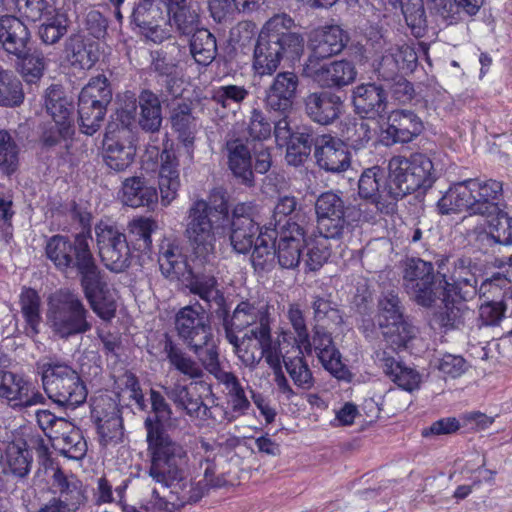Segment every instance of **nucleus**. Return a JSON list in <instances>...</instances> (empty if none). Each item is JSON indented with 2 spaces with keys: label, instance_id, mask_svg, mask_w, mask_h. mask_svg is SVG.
Listing matches in <instances>:
<instances>
[{
  "label": "nucleus",
  "instance_id": "f257e3e1",
  "mask_svg": "<svg viewBox=\"0 0 512 512\" xmlns=\"http://www.w3.org/2000/svg\"><path fill=\"white\" fill-rule=\"evenodd\" d=\"M150 402L153 416L145 419L150 466L148 470L152 480L163 487L181 486L184 480L183 466L188 455L184 446L174 441L165 431L163 422L170 420L172 410L165 397L151 389Z\"/></svg>",
  "mask_w": 512,
  "mask_h": 512
},
{
  "label": "nucleus",
  "instance_id": "f03ea898",
  "mask_svg": "<svg viewBox=\"0 0 512 512\" xmlns=\"http://www.w3.org/2000/svg\"><path fill=\"white\" fill-rule=\"evenodd\" d=\"M294 20L286 14H277L261 28L254 49L253 67L260 75H272L282 60L294 62L304 51L303 37L294 32Z\"/></svg>",
  "mask_w": 512,
  "mask_h": 512
},
{
  "label": "nucleus",
  "instance_id": "7ed1b4c3",
  "mask_svg": "<svg viewBox=\"0 0 512 512\" xmlns=\"http://www.w3.org/2000/svg\"><path fill=\"white\" fill-rule=\"evenodd\" d=\"M228 224L211 214L205 200L198 199L190 205L184 233L195 260L201 264L212 263L216 256L217 241L225 235Z\"/></svg>",
  "mask_w": 512,
  "mask_h": 512
},
{
  "label": "nucleus",
  "instance_id": "20e7f679",
  "mask_svg": "<svg viewBox=\"0 0 512 512\" xmlns=\"http://www.w3.org/2000/svg\"><path fill=\"white\" fill-rule=\"evenodd\" d=\"M43 388L56 404L76 408L86 401V385L73 367L57 357H43L36 362Z\"/></svg>",
  "mask_w": 512,
  "mask_h": 512
},
{
  "label": "nucleus",
  "instance_id": "39448f33",
  "mask_svg": "<svg viewBox=\"0 0 512 512\" xmlns=\"http://www.w3.org/2000/svg\"><path fill=\"white\" fill-rule=\"evenodd\" d=\"M174 325L178 337L194 352L202 365L212 368L219 354L207 310L198 302L186 305L176 313Z\"/></svg>",
  "mask_w": 512,
  "mask_h": 512
},
{
  "label": "nucleus",
  "instance_id": "423d86ee",
  "mask_svg": "<svg viewBox=\"0 0 512 512\" xmlns=\"http://www.w3.org/2000/svg\"><path fill=\"white\" fill-rule=\"evenodd\" d=\"M46 323L61 339L85 334L92 329L88 309L79 294L68 288L58 289L48 297Z\"/></svg>",
  "mask_w": 512,
  "mask_h": 512
},
{
  "label": "nucleus",
  "instance_id": "0eeeda50",
  "mask_svg": "<svg viewBox=\"0 0 512 512\" xmlns=\"http://www.w3.org/2000/svg\"><path fill=\"white\" fill-rule=\"evenodd\" d=\"M390 191L398 201L407 194L432 186L435 176L431 159L423 153L394 156L388 163Z\"/></svg>",
  "mask_w": 512,
  "mask_h": 512
},
{
  "label": "nucleus",
  "instance_id": "6e6552de",
  "mask_svg": "<svg viewBox=\"0 0 512 512\" xmlns=\"http://www.w3.org/2000/svg\"><path fill=\"white\" fill-rule=\"evenodd\" d=\"M271 309L273 306L264 298L249 297L241 300L232 314L223 319L225 334L251 328L249 335L263 337L271 329Z\"/></svg>",
  "mask_w": 512,
  "mask_h": 512
},
{
  "label": "nucleus",
  "instance_id": "1a4fd4ad",
  "mask_svg": "<svg viewBox=\"0 0 512 512\" xmlns=\"http://www.w3.org/2000/svg\"><path fill=\"white\" fill-rule=\"evenodd\" d=\"M378 325L393 350L405 348L414 337V327L403 317V308L394 291L384 293L378 303Z\"/></svg>",
  "mask_w": 512,
  "mask_h": 512
},
{
  "label": "nucleus",
  "instance_id": "9d476101",
  "mask_svg": "<svg viewBox=\"0 0 512 512\" xmlns=\"http://www.w3.org/2000/svg\"><path fill=\"white\" fill-rule=\"evenodd\" d=\"M95 235L100 258L107 269L119 273L129 267L130 248L126 235L116 224L101 220L95 226Z\"/></svg>",
  "mask_w": 512,
  "mask_h": 512
},
{
  "label": "nucleus",
  "instance_id": "9b49d317",
  "mask_svg": "<svg viewBox=\"0 0 512 512\" xmlns=\"http://www.w3.org/2000/svg\"><path fill=\"white\" fill-rule=\"evenodd\" d=\"M169 9L165 0H142L133 10V21L146 39L161 43L173 33Z\"/></svg>",
  "mask_w": 512,
  "mask_h": 512
},
{
  "label": "nucleus",
  "instance_id": "f8f14e48",
  "mask_svg": "<svg viewBox=\"0 0 512 512\" xmlns=\"http://www.w3.org/2000/svg\"><path fill=\"white\" fill-rule=\"evenodd\" d=\"M403 286L418 305L431 307L439 294L432 263L419 258L410 259L404 270Z\"/></svg>",
  "mask_w": 512,
  "mask_h": 512
},
{
  "label": "nucleus",
  "instance_id": "ddd939ff",
  "mask_svg": "<svg viewBox=\"0 0 512 512\" xmlns=\"http://www.w3.org/2000/svg\"><path fill=\"white\" fill-rule=\"evenodd\" d=\"M186 58L185 47L176 42L151 52V69L165 84L167 92L173 96L180 93L179 88L184 74L183 63Z\"/></svg>",
  "mask_w": 512,
  "mask_h": 512
},
{
  "label": "nucleus",
  "instance_id": "4468645a",
  "mask_svg": "<svg viewBox=\"0 0 512 512\" xmlns=\"http://www.w3.org/2000/svg\"><path fill=\"white\" fill-rule=\"evenodd\" d=\"M91 417L96 425L101 445L107 446L122 440L123 424L120 409L111 396L100 394L92 398Z\"/></svg>",
  "mask_w": 512,
  "mask_h": 512
},
{
  "label": "nucleus",
  "instance_id": "2eb2a0df",
  "mask_svg": "<svg viewBox=\"0 0 512 512\" xmlns=\"http://www.w3.org/2000/svg\"><path fill=\"white\" fill-rule=\"evenodd\" d=\"M315 211L319 234L334 240L341 239L348 229L341 197L333 192L322 193L316 200Z\"/></svg>",
  "mask_w": 512,
  "mask_h": 512
},
{
  "label": "nucleus",
  "instance_id": "dca6fc26",
  "mask_svg": "<svg viewBox=\"0 0 512 512\" xmlns=\"http://www.w3.org/2000/svg\"><path fill=\"white\" fill-rule=\"evenodd\" d=\"M0 398L13 409L42 404L45 400L24 376L4 369H0Z\"/></svg>",
  "mask_w": 512,
  "mask_h": 512
},
{
  "label": "nucleus",
  "instance_id": "f3484780",
  "mask_svg": "<svg viewBox=\"0 0 512 512\" xmlns=\"http://www.w3.org/2000/svg\"><path fill=\"white\" fill-rule=\"evenodd\" d=\"M304 72L323 88H342L353 83L357 77L355 65L347 60L320 64L315 59L308 58Z\"/></svg>",
  "mask_w": 512,
  "mask_h": 512
},
{
  "label": "nucleus",
  "instance_id": "a211bd4d",
  "mask_svg": "<svg viewBox=\"0 0 512 512\" xmlns=\"http://www.w3.org/2000/svg\"><path fill=\"white\" fill-rule=\"evenodd\" d=\"M359 195L375 204L377 210L386 214L395 210L396 199L392 198L390 179L386 183L384 170L373 166L363 171L358 182Z\"/></svg>",
  "mask_w": 512,
  "mask_h": 512
},
{
  "label": "nucleus",
  "instance_id": "6ab92c4d",
  "mask_svg": "<svg viewBox=\"0 0 512 512\" xmlns=\"http://www.w3.org/2000/svg\"><path fill=\"white\" fill-rule=\"evenodd\" d=\"M91 239L90 228L76 234L74 241L64 235H53L46 242V256L59 271H68L75 266L78 258V246L80 244L90 246Z\"/></svg>",
  "mask_w": 512,
  "mask_h": 512
},
{
  "label": "nucleus",
  "instance_id": "aec40b11",
  "mask_svg": "<svg viewBox=\"0 0 512 512\" xmlns=\"http://www.w3.org/2000/svg\"><path fill=\"white\" fill-rule=\"evenodd\" d=\"M483 181L467 179L451 185L437 201L436 207L440 214L467 212L470 215V206L482 195Z\"/></svg>",
  "mask_w": 512,
  "mask_h": 512
},
{
  "label": "nucleus",
  "instance_id": "412c9836",
  "mask_svg": "<svg viewBox=\"0 0 512 512\" xmlns=\"http://www.w3.org/2000/svg\"><path fill=\"white\" fill-rule=\"evenodd\" d=\"M254 206L252 203H238L231 217L230 242L238 253L248 252L260 233L259 225L253 219Z\"/></svg>",
  "mask_w": 512,
  "mask_h": 512
},
{
  "label": "nucleus",
  "instance_id": "4be33fe9",
  "mask_svg": "<svg viewBox=\"0 0 512 512\" xmlns=\"http://www.w3.org/2000/svg\"><path fill=\"white\" fill-rule=\"evenodd\" d=\"M277 235H279V240L276 256L279 265L285 269L297 267L301 261L302 249L306 244L304 228L288 219Z\"/></svg>",
  "mask_w": 512,
  "mask_h": 512
},
{
  "label": "nucleus",
  "instance_id": "5701e85b",
  "mask_svg": "<svg viewBox=\"0 0 512 512\" xmlns=\"http://www.w3.org/2000/svg\"><path fill=\"white\" fill-rule=\"evenodd\" d=\"M312 352L315 351L322 366L338 379H346L349 372L342 363L341 354L335 347L327 327L316 324L313 329Z\"/></svg>",
  "mask_w": 512,
  "mask_h": 512
},
{
  "label": "nucleus",
  "instance_id": "b1692460",
  "mask_svg": "<svg viewBox=\"0 0 512 512\" xmlns=\"http://www.w3.org/2000/svg\"><path fill=\"white\" fill-rule=\"evenodd\" d=\"M53 486L59 491V497L51 499L38 512H74L84 501V495L78 480L67 478L60 469L53 475Z\"/></svg>",
  "mask_w": 512,
  "mask_h": 512
},
{
  "label": "nucleus",
  "instance_id": "393cba45",
  "mask_svg": "<svg viewBox=\"0 0 512 512\" xmlns=\"http://www.w3.org/2000/svg\"><path fill=\"white\" fill-rule=\"evenodd\" d=\"M443 288V295L448 298L458 297L459 300L468 301L477 294V279L468 263L458 259L449 275L443 274L439 285Z\"/></svg>",
  "mask_w": 512,
  "mask_h": 512
},
{
  "label": "nucleus",
  "instance_id": "a878e982",
  "mask_svg": "<svg viewBox=\"0 0 512 512\" xmlns=\"http://www.w3.org/2000/svg\"><path fill=\"white\" fill-rule=\"evenodd\" d=\"M298 85L299 78L294 72H279L266 90L265 103L267 107L287 114L293 107Z\"/></svg>",
  "mask_w": 512,
  "mask_h": 512
},
{
  "label": "nucleus",
  "instance_id": "bb28decb",
  "mask_svg": "<svg viewBox=\"0 0 512 512\" xmlns=\"http://www.w3.org/2000/svg\"><path fill=\"white\" fill-rule=\"evenodd\" d=\"M314 155L318 166L327 172H343L350 166L346 146L330 135H322L316 139Z\"/></svg>",
  "mask_w": 512,
  "mask_h": 512
},
{
  "label": "nucleus",
  "instance_id": "cd10ccee",
  "mask_svg": "<svg viewBox=\"0 0 512 512\" xmlns=\"http://www.w3.org/2000/svg\"><path fill=\"white\" fill-rule=\"evenodd\" d=\"M348 41L345 31L338 25H327L314 29L309 35V48L313 58L325 59L342 52Z\"/></svg>",
  "mask_w": 512,
  "mask_h": 512
},
{
  "label": "nucleus",
  "instance_id": "c85d7f7f",
  "mask_svg": "<svg viewBox=\"0 0 512 512\" xmlns=\"http://www.w3.org/2000/svg\"><path fill=\"white\" fill-rule=\"evenodd\" d=\"M387 94L381 85L362 83L352 91L355 112L363 118L381 117L387 109Z\"/></svg>",
  "mask_w": 512,
  "mask_h": 512
},
{
  "label": "nucleus",
  "instance_id": "c756f323",
  "mask_svg": "<svg viewBox=\"0 0 512 512\" xmlns=\"http://www.w3.org/2000/svg\"><path fill=\"white\" fill-rule=\"evenodd\" d=\"M423 123L410 110H395L387 119V127L383 131L387 143H409L421 134Z\"/></svg>",
  "mask_w": 512,
  "mask_h": 512
},
{
  "label": "nucleus",
  "instance_id": "7c9ffc66",
  "mask_svg": "<svg viewBox=\"0 0 512 512\" xmlns=\"http://www.w3.org/2000/svg\"><path fill=\"white\" fill-rule=\"evenodd\" d=\"M106 165L116 171L126 170L134 161L136 146L128 137H119L113 125L109 124L104 139Z\"/></svg>",
  "mask_w": 512,
  "mask_h": 512
},
{
  "label": "nucleus",
  "instance_id": "2f4dec72",
  "mask_svg": "<svg viewBox=\"0 0 512 512\" xmlns=\"http://www.w3.org/2000/svg\"><path fill=\"white\" fill-rule=\"evenodd\" d=\"M304 104L308 117L321 125L334 122L339 117L343 106L340 96L327 91L308 94Z\"/></svg>",
  "mask_w": 512,
  "mask_h": 512
},
{
  "label": "nucleus",
  "instance_id": "473e14b6",
  "mask_svg": "<svg viewBox=\"0 0 512 512\" xmlns=\"http://www.w3.org/2000/svg\"><path fill=\"white\" fill-rule=\"evenodd\" d=\"M0 44L4 50L18 58L26 55L30 32L17 17L4 15L0 17Z\"/></svg>",
  "mask_w": 512,
  "mask_h": 512
},
{
  "label": "nucleus",
  "instance_id": "72a5a7b5",
  "mask_svg": "<svg viewBox=\"0 0 512 512\" xmlns=\"http://www.w3.org/2000/svg\"><path fill=\"white\" fill-rule=\"evenodd\" d=\"M204 367L207 371L213 374L221 384L225 386V389L227 390L230 410L236 415V417L238 418L247 414L251 404L238 377L232 372L223 371L220 368L219 358L214 360L212 368L209 365Z\"/></svg>",
  "mask_w": 512,
  "mask_h": 512
},
{
  "label": "nucleus",
  "instance_id": "f704fd0d",
  "mask_svg": "<svg viewBox=\"0 0 512 512\" xmlns=\"http://www.w3.org/2000/svg\"><path fill=\"white\" fill-rule=\"evenodd\" d=\"M158 263L162 274L167 278L188 279L192 275V269L181 247L171 240L166 239L160 244Z\"/></svg>",
  "mask_w": 512,
  "mask_h": 512
},
{
  "label": "nucleus",
  "instance_id": "c9c22d12",
  "mask_svg": "<svg viewBox=\"0 0 512 512\" xmlns=\"http://www.w3.org/2000/svg\"><path fill=\"white\" fill-rule=\"evenodd\" d=\"M78 248V258L73 268L77 270L80 276L81 286L87 298L98 291H102V288H105L107 284L102 278L90 246L80 244Z\"/></svg>",
  "mask_w": 512,
  "mask_h": 512
},
{
  "label": "nucleus",
  "instance_id": "e433bc0d",
  "mask_svg": "<svg viewBox=\"0 0 512 512\" xmlns=\"http://www.w3.org/2000/svg\"><path fill=\"white\" fill-rule=\"evenodd\" d=\"M197 388V383L182 384L180 381H176L172 385L164 387V392L178 410L192 419H197L204 404Z\"/></svg>",
  "mask_w": 512,
  "mask_h": 512
},
{
  "label": "nucleus",
  "instance_id": "4c0bfd02",
  "mask_svg": "<svg viewBox=\"0 0 512 512\" xmlns=\"http://www.w3.org/2000/svg\"><path fill=\"white\" fill-rule=\"evenodd\" d=\"M377 358L385 374L401 389L412 392L419 388L421 375L415 369L406 366L387 351L378 352Z\"/></svg>",
  "mask_w": 512,
  "mask_h": 512
},
{
  "label": "nucleus",
  "instance_id": "58836bf2",
  "mask_svg": "<svg viewBox=\"0 0 512 512\" xmlns=\"http://www.w3.org/2000/svg\"><path fill=\"white\" fill-rule=\"evenodd\" d=\"M458 297L448 298L444 295V305L436 311L431 320L430 325L433 329H439L447 332L454 329H459L467 317L470 316L471 311L468 307L457 300Z\"/></svg>",
  "mask_w": 512,
  "mask_h": 512
},
{
  "label": "nucleus",
  "instance_id": "ea45409f",
  "mask_svg": "<svg viewBox=\"0 0 512 512\" xmlns=\"http://www.w3.org/2000/svg\"><path fill=\"white\" fill-rule=\"evenodd\" d=\"M225 444L230 447H235L239 444V440L236 437H230L226 439ZM223 445L224 442L219 441H214L212 443L205 440L200 441L197 456L199 457L200 467L202 468L205 465L203 482L207 488H217L224 484L225 480L222 477L215 476V459Z\"/></svg>",
  "mask_w": 512,
  "mask_h": 512
},
{
  "label": "nucleus",
  "instance_id": "a19ab883",
  "mask_svg": "<svg viewBox=\"0 0 512 512\" xmlns=\"http://www.w3.org/2000/svg\"><path fill=\"white\" fill-rule=\"evenodd\" d=\"M416 60L413 49L407 45L390 46L382 56L375 61L374 68L378 76L383 80L393 79L400 69H404L406 63Z\"/></svg>",
  "mask_w": 512,
  "mask_h": 512
},
{
  "label": "nucleus",
  "instance_id": "79ce46f5",
  "mask_svg": "<svg viewBox=\"0 0 512 512\" xmlns=\"http://www.w3.org/2000/svg\"><path fill=\"white\" fill-rule=\"evenodd\" d=\"M228 167L241 183L253 184L252 157L249 148L240 139L230 140L226 144Z\"/></svg>",
  "mask_w": 512,
  "mask_h": 512
},
{
  "label": "nucleus",
  "instance_id": "37998d69",
  "mask_svg": "<svg viewBox=\"0 0 512 512\" xmlns=\"http://www.w3.org/2000/svg\"><path fill=\"white\" fill-rule=\"evenodd\" d=\"M171 125L173 130L178 134V138L183 143L187 154L192 159L194 152V140L198 132V123L192 115L191 108L186 103L178 104L172 109Z\"/></svg>",
  "mask_w": 512,
  "mask_h": 512
},
{
  "label": "nucleus",
  "instance_id": "c03bdc74",
  "mask_svg": "<svg viewBox=\"0 0 512 512\" xmlns=\"http://www.w3.org/2000/svg\"><path fill=\"white\" fill-rule=\"evenodd\" d=\"M45 106L55 125H60V134L72 131L73 105L58 86L47 89Z\"/></svg>",
  "mask_w": 512,
  "mask_h": 512
},
{
  "label": "nucleus",
  "instance_id": "a18cd8bd",
  "mask_svg": "<svg viewBox=\"0 0 512 512\" xmlns=\"http://www.w3.org/2000/svg\"><path fill=\"white\" fill-rule=\"evenodd\" d=\"M179 163L176 156L170 151L161 153V166L159 170V189L164 205H169L177 196L180 187Z\"/></svg>",
  "mask_w": 512,
  "mask_h": 512
},
{
  "label": "nucleus",
  "instance_id": "49530a36",
  "mask_svg": "<svg viewBox=\"0 0 512 512\" xmlns=\"http://www.w3.org/2000/svg\"><path fill=\"white\" fill-rule=\"evenodd\" d=\"M66 51L71 65L80 69H90L99 59L98 44L82 35L71 36Z\"/></svg>",
  "mask_w": 512,
  "mask_h": 512
},
{
  "label": "nucleus",
  "instance_id": "de8ad7c7",
  "mask_svg": "<svg viewBox=\"0 0 512 512\" xmlns=\"http://www.w3.org/2000/svg\"><path fill=\"white\" fill-rule=\"evenodd\" d=\"M482 195L470 206V215H480L486 218L494 216L504 208L503 185L500 181L489 179L483 181Z\"/></svg>",
  "mask_w": 512,
  "mask_h": 512
},
{
  "label": "nucleus",
  "instance_id": "09e8293b",
  "mask_svg": "<svg viewBox=\"0 0 512 512\" xmlns=\"http://www.w3.org/2000/svg\"><path fill=\"white\" fill-rule=\"evenodd\" d=\"M277 231L269 227L260 231L251 255V263L255 270L269 271L275 265L276 248L275 242Z\"/></svg>",
  "mask_w": 512,
  "mask_h": 512
},
{
  "label": "nucleus",
  "instance_id": "8fccbe9b",
  "mask_svg": "<svg viewBox=\"0 0 512 512\" xmlns=\"http://www.w3.org/2000/svg\"><path fill=\"white\" fill-rule=\"evenodd\" d=\"M226 340L233 346L239 360L247 367L254 368L262 359V346L257 335H249V331L239 337L237 333H226Z\"/></svg>",
  "mask_w": 512,
  "mask_h": 512
},
{
  "label": "nucleus",
  "instance_id": "3c124183",
  "mask_svg": "<svg viewBox=\"0 0 512 512\" xmlns=\"http://www.w3.org/2000/svg\"><path fill=\"white\" fill-rule=\"evenodd\" d=\"M487 219L488 230L479 232L477 239L488 245H512V217L504 211V208Z\"/></svg>",
  "mask_w": 512,
  "mask_h": 512
},
{
  "label": "nucleus",
  "instance_id": "603ef678",
  "mask_svg": "<svg viewBox=\"0 0 512 512\" xmlns=\"http://www.w3.org/2000/svg\"><path fill=\"white\" fill-rule=\"evenodd\" d=\"M19 305L25 320V333L29 337H35L40 332L42 322L41 298L38 292L32 288H23L19 295Z\"/></svg>",
  "mask_w": 512,
  "mask_h": 512
},
{
  "label": "nucleus",
  "instance_id": "864d4df0",
  "mask_svg": "<svg viewBox=\"0 0 512 512\" xmlns=\"http://www.w3.org/2000/svg\"><path fill=\"white\" fill-rule=\"evenodd\" d=\"M158 194L154 187L147 186L140 177H131L123 182L121 200L130 207L150 206L157 202Z\"/></svg>",
  "mask_w": 512,
  "mask_h": 512
},
{
  "label": "nucleus",
  "instance_id": "5fc2aeb1",
  "mask_svg": "<svg viewBox=\"0 0 512 512\" xmlns=\"http://www.w3.org/2000/svg\"><path fill=\"white\" fill-rule=\"evenodd\" d=\"M164 352L169 364L179 373L190 379L203 377L204 372L201 365L171 339L165 341Z\"/></svg>",
  "mask_w": 512,
  "mask_h": 512
},
{
  "label": "nucleus",
  "instance_id": "6e6d98bb",
  "mask_svg": "<svg viewBox=\"0 0 512 512\" xmlns=\"http://www.w3.org/2000/svg\"><path fill=\"white\" fill-rule=\"evenodd\" d=\"M190 53L197 64H211L217 55L215 36L207 29H197L190 40Z\"/></svg>",
  "mask_w": 512,
  "mask_h": 512
},
{
  "label": "nucleus",
  "instance_id": "4d7b16f0",
  "mask_svg": "<svg viewBox=\"0 0 512 512\" xmlns=\"http://www.w3.org/2000/svg\"><path fill=\"white\" fill-rule=\"evenodd\" d=\"M69 431L61 435H49L54 441L53 445L60 453L72 460H81L87 452V443L79 429L68 427Z\"/></svg>",
  "mask_w": 512,
  "mask_h": 512
},
{
  "label": "nucleus",
  "instance_id": "13d9d810",
  "mask_svg": "<svg viewBox=\"0 0 512 512\" xmlns=\"http://www.w3.org/2000/svg\"><path fill=\"white\" fill-rule=\"evenodd\" d=\"M139 106L141 109L140 126L150 132L158 131L161 123V104L156 94L151 91H142L139 96Z\"/></svg>",
  "mask_w": 512,
  "mask_h": 512
},
{
  "label": "nucleus",
  "instance_id": "bf43d9fd",
  "mask_svg": "<svg viewBox=\"0 0 512 512\" xmlns=\"http://www.w3.org/2000/svg\"><path fill=\"white\" fill-rule=\"evenodd\" d=\"M111 99L112 91L104 75L91 78L79 95V100L84 101V103L89 102L105 108Z\"/></svg>",
  "mask_w": 512,
  "mask_h": 512
},
{
  "label": "nucleus",
  "instance_id": "052dcab7",
  "mask_svg": "<svg viewBox=\"0 0 512 512\" xmlns=\"http://www.w3.org/2000/svg\"><path fill=\"white\" fill-rule=\"evenodd\" d=\"M249 91L240 85H222L211 91V102L224 109L239 106L247 97Z\"/></svg>",
  "mask_w": 512,
  "mask_h": 512
},
{
  "label": "nucleus",
  "instance_id": "680f3d73",
  "mask_svg": "<svg viewBox=\"0 0 512 512\" xmlns=\"http://www.w3.org/2000/svg\"><path fill=\"white\" fill-rule=\"evenodd\" d=\"M169 17L173 29L181 34L191 33L198 25L199 15L192 7L191 2H186L169 9Z\"/></svg>",
  "mask_w": 512,
  "mask_h": 512
},
{
  "label": "nucleus",
  "instance_id": "e2e57ef3",
  "mask_svg": "<svg viewBox=\"0 0 512 512\" xmlns=\"http://www.w3.org/2000/svg\"><path fill=\"white\" fill-rule=\"evenodd\" d=\"M106 113V108L92 104L86 103L84 101L79 100L78 102V114H79V122L80 129L86 135H93L98 131L103 122L104 116Z\"/></svg>",
  "mask_w": 512,
  "mask_h": 512
},
{
  "label": "nucleus",
  "instance_id": "0e129e2a",
  "mask_svg": "<svg viewBox=\"0 0 512 512\" xmlns=\"http://www.w3.org/2000/svg\"><path fill=\"white\" fill-rule=\"evenodd\" d=\"M19 147L6 130H0V171L11 175L18 168Z\"/></svg>",
  "mask_w": 512,
  "mask_h": 512
},
{
  "label": "nucleus",
  "instance_id": "69168bd1",
  "mask_svg": "<svg viewBox=\"0 0 512 512\" xmlns=\"http://www.w3.org/2000/svg\"><path fill=\"white\" fill-rule=\"evenodd\" d=\"M188 288L192 294L199 296L207 303L215 302L220 305L224 301L214 276H195L190 281Z\"/></svg>",
  "mask_w": 512,
  "mask_h": 512
},
{
  "label": "nucleus",
  "instance_id": "338daca9",
  "mask_svg": "<svg viewBox=\"0 0 512 512\" xmlns=\"http://www.w3.org/2000/svg\"><path fill=\"white\" fill-rule=\"evenodd\" d=\"M156 228V222L147 217H138L129 222L128 231L136 249L140 251L150 249L152 245L151 234Z\"/></svg>",
  "mask_w": 512,
  "mask_h": 512
},
{
  "label": "nucleus",
  "instance_id": "774afa93",
  "mask_svg": "<svg viewBox=\"0 0 512 512\" xmlns=\"http://www.w3.org/2000/svg\"><path fill=\"white\" fill-rule=\"evenodd\" d=\"M23 99L24 94L19 79L12 73L0 70V105L18 106Z\"/></svg>",
  "mask_w": 512,
  "mask_h": 512
}]
</instances>
